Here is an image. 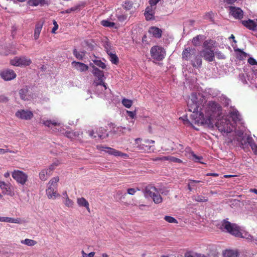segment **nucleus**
<instances>
[{
  "label": "nucleus",
  "instance_id": "62",
  "mask_svg": "<svg viewBox=\"0 0 257 257\" xmlns=\"http://www.w3.org/2000/svg\"><path fill=\"white\" fill-rule=\"evenodd\" d=\"M180 119H182L183 121V123L185 124H190V122L189 120L188 119L187 116H184L182 117H180Z\"/></svg>",
  "mask_w": 257,
  "mask_h": 257
},
{
  "label": "nucleus",
  "instance_id": "43",
  "mask_svg": "<svg viewBox=\"0 0 257 257\" xmlns=\"http://www.w3.org/2000/svg\"><path fill=\"white\" fill-rule=\"evenodd\" d=\"M101 24L103 26L106 27H113L115 25L114 23L110 22L108 20H102L101 22Z\"/></svg>",
  "mask_w": 257,
  "mask_h": 257
},
{
  "label": "nucleus",
  "instance_id": "34",
  "mask_svg": "<svg viewBox=\"0 0 257 257\" xmlns=\"http://www.w3.org/2000/svg\"><path fill=\"white\" fill-rule=\"evenodd\" d=\"M21 242L22 244L27 245L28 246H34L37 243L36 241H35L34 240L28 239V238H26L25 240H21Z\"/></svg>",
  "mask_w": 257,
  "mask_h": 257
},
{
  "label": "nucleus",
  "instance_id": "21",
  "mask_svg": "<svg viewBox=\"0 0 257 257\" xmlns=\"http://www.w3.org/2000/svg\"><path fill=\"white\" fill-rule=\"evenodd\" d=\"M242 24L247 28L251 30H255L257 26V24L253 20L249 19L247 21H242Z\"/></svg>",
  "mask_w": 257,
  "mask_h": 257
},
{
  "label": "nucleus",
  "instance_id": "44",
  "mask_svg": "<svg viewBox=\"0 0 257 257\" xmlns=\"http://www.w3.org/2000/svg\"><path fill=\"white\" fill-rule=\"evenodd\" d=\"M200 35H197L196 37L193 38L192 43L195 46H199L200 44Z\"/></svg>",
  "mask_w": 257,
  "mask_h": 257
},
{
  "label": "nucleus",
  "instance_id": "47",
  "mask_svg": "<svg viewBox=\"0 0 257 257\" xmlns=\"http://www.w3.org/2000/svg\"><path fill=\"white\" fill-rule=\"evenodd\" d=\"M164 219L169 223H177V220L174 217L170 216H165Z\"/></svg>",
  "mask_w": 257,
  "mask_h": 257
},
{
  "label": "nucleus",
  "instance_id": "60",
  "mask_svg": "<svg viewBox=\"0 0 257 257\" xmlns=\"http://www.w3.org/2000/svg\"><path fill=\"white\" fill-rule=\"evenodd\" d=\"M53 24H54V27L53 28L52 30V33H55V31L58 29V25L57 24L56 21H53Z\"/></svg>",
  "mask_w": 257,
  "mask_h": 257
},
{
  "label": "nucleus",
  "instance_id": "3",
  "mask_svg": "<svg viewBox=\"0 0 257 257\" xmlns=\"http://www.w3.org/2000/svg\"><path fill=\"white\" fill-rule=\"evenodd\" d=\"M220 228L235 237L241 236L240 227L235 223H232L224 219L222 221Z\"/></svg>",
  "mask_w": 257,
  "mask_h": 257
},
{
  "label": "nucleus",
  "instance_id": "42",
  "mask_svg": "<svg viewBox=\"0 0 257 257\" xmlns=\"http://www.w3.org/2000/svg\"><path fill=\"white\" fill-rule=\"evenodd\" d=\"M193 199L198 202H206L208 200V198L201 195L194 196Z\"/></svg>",
  "mask_w": 257,
  "mask_h": 257
},
{
  "label": "nucleus",
  "instance_id": "7",
  "mask_svg": "<svg viewBox=\"0 0 257 257\" xmlns=\"http://www.w3.org/2000/svg\"><path fill=\"white\" fill-rule=\"evenodd\" d=\"M12 176L17 182L23 185L28 181V175L20 170H14L12 173Z\"/></svg>",
  "mask_w": 257,
  "mask_h": 257
},
{
  "label": "nucleus",
  "instance_id": "11",
  "mask_svg": "<svg viewBox=\"0 0 257 257\" xmlns=\"http://www.w3.org/2000/svg\"><path fill=\"white\" fill-rule=\"evenodd\" d=\"M40 122L45 126H47L49 128H52L53 127H55V130H53V131L55 132H56V130H57V127H59L60 126V123L58 122L55 120H45L44 119H41ZM58 131L61 132L62 128H61L60 130L59 128H58Z\"/></svg>",
  "mask_w": 257,
  "mask_h": 257
},
{
  "label": "nucleus",
  "instance_id": "4",
  "mask_svg": "<svg viewBox=\"0 0 257 257\" xmlns=\"http://www.w3.org/2000/svg\"><path fill=\"white\" fill-rule=\"evenodd\" d=\"M135 145H137V149L143 152H151L154 151L153 146L155 141L152 140H143L141 138L135 139Z\"/></svg>",
  "mask_w": 257,
  "mask_h": 257
},
{
  "label": "nucleus",
  "instance_id": "23",
  "mask_svg": "<svg viewBox=\"0 0 257 257\" xmlns=\"http://www.w3.org/2000/svg\"><path fill=\"white\" fill-rule=\"evenodd\" d=\"M42 27H43V23H42L41 22H39L36 24V25L35 26V28L34 30V39L35 40H37L39 38L41 31L42 29Z\"/></svg>",
  "mask_w": 257,
  "mask_h": 257
},
{
  "label": "nucleus",
  "instance_id": "18",
  "mask_svg": "<svg viewBox=\"0 0 257 257\" xmlns=\"http://www.w3.org/2000/svg\"><path fill=\"white\" fill-rule=\"evenodd\" d=\"M148 32L156 38L160 39L162 37V31L161 29L157 27H151L148 31Z\"/></svg>",
  "mask_w": 257,
  "mask_h": 257
},
{
  "label": "nucleus",
  "instance_id": "9",
  "mask_svg": "<svg viewBox=\"0 0 257 257\" xmlns=\"http://www.w3.org/2000/svg\"><path fill=\"white\" fill-rule=\"evenodd\" d=\"M16 116L23 120H31L34 116L32 111L27 109L18 110L15 113Z\"/></svg>",
  "mask_w": 257,
  "mask_h": 257
},
{
  "label": "nucleus",
  "instance_id": "37",
  "mask_svg": "<svg viewBox=\"0 0 257 257\" xmlns=\"http://www.w3.org/2000/svg\"><path fill=\"white\" fill-rule=\"evenodd\" d=\"M79 133L77 132H74L73 131H66L65 133V136L71 139H73L76 137H78Z\"/></svg>",
  "mask_w": 257,
  "mask_h": 257
},
{
  "label": "nucleus",
  "instance_id": "17",
  "mask_svg": "<svg viewBox=\"0 0 257 257\" xmlns=\"http://www.w3.org/2000/svg\"><path fill=\"white\" fill-rule=\"evenodd\" d=\"M71 65L75 69L80 72H84L88 70V66L82 62L73 61Z\"/></svg>",
  "mask_w": 257,
  "mask_h": 257
},
{
  "label": "nucleus",
  "instance_id": "31",
  "mask_svg": "<svg viewBox=\"0 0 257 257\" xmlns=\"http://www.w3.org/2000/svg\"><path fill=\"white\" fill-rule=\"evenodd\" d=\"M59 180L58 177H55L52 178L48 183V187L57 188V183Z\"/></svg>",
  "mask_w": 257,
  "mask_h": 257
},
{
  "label": "nucleus",
  "instance_id": "2",
  "mask_svg": "<svg viewBox=\"0 0 257 257\" xmlns=\"http://www.w3.org/2000/svg\"><path fill=\"white\" fill-rule=\"evenodd\" d=\"M182 59L190 61L194 67H200L202 65V59L200 56L196 54L194 48H187L182 52Z\"/></svg>",
  "mask_w": 257,
  "mask_h": 257
},
{
  "label": "nucleus",
  "instance_id": "8",
  "mask_svg": "<svg viewBox=\"0 0 257 257\" xmlns=\"http://www.w3.org/2000/svg\"><path fill=\"white\" fill-rule=\"evenodd\" d=\"M89 136L92 138H96L98 137L100 139H103L108 136L106 133V130L102 127L97 128L96 132L93 130L88 131Z\"/></svg>",
  "mask_w": 257,
  "mask_h": 257
},
{
  "label": "nucleus",
  "instance_id": "36",
  "mask_svg": "<svg viewBox=\"0 0 257 257\" xmlns=\"http://www.w3.org/2000/svg\"><path fill=\"white\" fill-rule=\"evenodd\" d=\"M105 152L108 153L109 155H113L115 157L118 156L119 151H117L110 147L106 148V150L105 151Z\"/></svg>",
  "mask_w": 257,
  "mask_h": 257
},
{
  "label": "nucleus",
  "instance_id": "22",
  "mask_svg": "<svg viewBox=\"0 0 257 257\" xmlns=\"http://www.w3.org/2000/svg\"><path fill=\"white\" fill-rule=\"evenodd\" d=\"M57 188L48 187L46 189V194L49 199H55L57 197L60 196V195L57 193Z\"/></svg>",
  "mask_w": 257,
  "mask_h": 257
},
{
  "label": "nucleus",
  "instance_id": "16",
  "mask_svg": "<svg viewBox=\"0 0 257 257\" xmlns=\"http://www.w3.org/2000/svg\"><path fill=\"white\" fill-rule=\"evenodd\" d=\"M156 7L152 6L147 7L144 13L146 20L150 21L155 19V10Z\"/></svg>",
  "mask_w": 257,
  "mask_h": 257
},
{
  "label": "nucleus",
  "instance_id": "20",
  "mask_svg": "<svg viewBox=\"0 0 257 257\" xmlns=\"http://www.w3.org/2000/svg\"><path fill=\"white\" fill-rule=\"evenodd\" d=\"M238 255L237 249H226L222 252V257H237Z\"/></svg>",
  "mask_w": 257,
  "mask_h": 257
},
{
  "label": "nucleus",
  "instance_id": "12",
  "mask_svg": "<svg viewBox=\"0 0 257 257\" xmlns=\"http://www.w3.org/2000/svg\"><path fill=\"white\" fill-rule=\"evenodd\" d=\"M0 76L5 81H10L14 79L17 74L13 70L6 69L0 72Z\"/></svg>",
  "mask_w": 257,
  "mask_h": 257
},
{
  "label": "nucleus",
  "instance_id": "27",
  "mask_svg": "<svg viewBox=\"0 0 257 257\" xmlns=\"http://www.w3.org/2000/svg\"><path fill=\"white\" fill-rule=\"evenodd\" d=\"M93 67V75L97 77L98 78H103L104 77V73L102 71L99 70L98 68L95 67L94 66H92Z\"/></svg>",
  "mask_w": 257,
  "mask_h": 257
},
{
  "label": "nucleus",
  "instance_id": "56",
  "mask_svg": "<svg viewBox=\"0 0 257 257\" xmlns=\"http://www.w3.org/2000/svg\"><path fill=\"white\" fill-rule=\"evenodd\" d=\"M133 3L130 1L126 2L125 3L124 8L127 10H130L133 6Z\"/></svg>",
  "mask_w": 257,
  "mask_h": 257
},
{
  "label": "nucleus",
  "instance_id": "33",
  "mask_svg": "<svg viewBox=\"0 0 257 257\" xmlns=\"http://www.w3.org/2000/svg\"><path fill=\"white\" fill-rule=\"evenodd\" d=\"M152 198L156 204H159L162 202V198L160 195L158 191H157V193H155V195H153Z\"/></svg>",
  "mask_w": 257,
  "mask_h": 257
},
{
  "label": "nucleus",
  "instance_id": "54",
  "mask_svg": "<svg viewBox=\"0 0 257 257\" xmlns=\"http://www.w3.org/2000/svg\"><path fill=\"white\" fill-rule=\"evenodd\" d=\"M126 113L127 115L132 118H134L136 115V111H132L127 110Z\"/></svg>",
  "mask_w": 257,
  "mask_h": 257
},
{
  "label": "nucleus",
  "instance_id": "26",
  "mask_svg": "<svg viewBox=\"0 0 257 257\" xmlns=\"http://www.w3.org/2000/svg\"><path fill=\"white\" fill-rule=\"evenodd\" d=\"M51 175L50 171L47 170V169H43L40 172L39 177L41 180L45 181Z\"/></svg>",
  "mask_w": 257,
  "mask_h": 257
},
{
  "label": "nucleus",
  "instance_id": "50",
  "mask_svg": "<svg viewBox=\"0 0 257 257\" xmlns=\"http://www.w3.org/2000/svg\"><path fill=\"white\" fill-rule=\"evenodd\" d=\"M238 237L244 238L248 240H252V239L253 238L251 235H250V234H248L246 232L243 233L242 232H241V236H238Z\"/></svg>",
  "mask_w": 257,
  "mask_h": 257
},
{
  "label": "nucleus",
  "instance_id": "52",
  "mask_svg": "<svg viewBox=\"0 0 257 257\" xmlns=\"http://www.w3.org/2000/svg\"><path fill=\"white\" fill-rule=\"evenodd\" d=\"M214 54H215L217 58L219 59H224L225 58L224 55L221 52H216Z\"/></svg>",
  "mask_w": 257,
  "mask_h": 257
},
{
  "label": "nucleus",
  "instance_id": "59",
  "mask_svg": "<svg viewBox=\"0 0 257 257\" xmlns=\"http://www.w3.org/2000/svg\"><path fill=\"white\" fill-rule=\"evenodd\" d=\"M108 147H105L104 146H103L102 145H97L96 146V149L99 150V151H104L106 150V148H107Z\"/></svg>",
  "mask_w": 257,
  "mask_h": 257
},
{
  "label": "nucleus",
  "instance_id": "58",
  "mask_svg": "<svg viewBox=\"0 0 257 257\" xmlns=\"http://www.w3.org/2000/svg\"><path fill=\"white\" fill-rule=\"evenodd\" d=\"M192 156L193 157V159L196 162H199V160L202 159V157H199L196 156L195 154H194L193 152L191 153Z\"/></svg>",
  "mask_w": 257,
  "mask_h": 257
},
{
  "label": "nucleus",
  "instance_id": "48",
  "mask_svg": "<svg viewBox=\"0 0 257 257\" xmlns=\"http://www.w3.org/2000/svg\"><path fill=\"white\" fill-rule=\"evenodd\" d=\"M93 63L97 66L101 68L102 69H105L106 65L104 63L102 62L100 60H94L93 61Z\"/></svg>",
  "mask_w": 257,
  "mask_h": 257
},
{
  "label": "nucleus",
  "instance_id": "28",
  "mask_svg": "<svg viewBox=\"0 0 257 257\" xmlns=\"http://www.w3.org/2000/svg\"><path fill=\"white\" fill-rule=\"evenodd\" d=\"M107 53L109 56L110 61L114 64H117L119 62L118 57L115 54L112 53L109 51H107Z\"/></svg>",
  "mask_w": 257,
  "mask_h": 257
},
{
  "label": "nucleus",
  "instance_id": "53",
  "mask_svg": "<svg viewBox=\"0 0 257 257\" xmlns=\"http://www.w3.org/2000/svg\"><path fill=\"white\" fill-rule=\"evenodd\" d=\"M6 153H15V152L9 149H4L0 148V154H4Z\"/></svg>",
  "mask_w": 257,
  "mask_h": 257
},
{
  "label": "nucleus",
  "instance_id": "46",
  "mask_svg": "<svg viewBox=\"0 0 257 257\" xmlns=\"http://www.w3.org/2000/svg\"><path fill=\"white\" fill-rule=\"evenodd\" d=\"M94 84H95V85L96 86L98 85H102L104 87L105 89L107 88L106 85L104 82L103 81V78H98L97 81H95L94 82Z\"/></svg>",
  "mask_w": 257,
  "mask_h": 257
},
{
  "label": "nucleus",
  "instance_id": "32",
  "mask_svg": "<svg viewBox=\"0 0 257 257\" xmlns=\"http://www.w3.org/2000/svg\"><path fill=\"white\" fill-rule=\"evenodd\" d=\"M229 115L234 121L239 120V114L237 110H233L229 112Z\"/></svg>",
  "mask_w": 257,
  "mask_h": 257
},
{
  "label": "nucleus",
  "instance_id": "41",
  "mask_svg": "<svg viewBox=\"0 0 257 257\" xmlns=\"http://www.w3.org/2000/svg\"><path fill=\"white\" fill-rule=\"evenodd\" d=\"M121 102L123 106L128 108H130L133 104V101L126 98L122 99Z\"/></svg>",
  "mask_w": 257,
  "mask_h": 257
},
{
  "label": "nucleus",
  "instance_id": "14",
  "mask_svg": "<svg viewBox=\"0 0 257 257\" xmlns=\"http://www.w3.org/2000/svg\"><path fill=\"white\" fill-rule=\"evenodd\" d=\"M0 188L2 190L3 193L10 196L14 195V192L12 191L10 184H7L4 181H0Z\"/></svg>",
  "mask_w": 257,
  "mask_h": 257
},
{
  "label": "nucleus",
  "instance_id": "29",
  "mask_svg": "<svg viewBox=\"0 0 257 257\" xmlns=\"http://www.w3.org/2000/svg\"><path fill=\"white\" fill-rule=\"evenodd\" d=\"M73 54L75 57V58L79 60H82L85 55L84 52L78 51L76 49H73Z\"/></svg>",
  "mask_w": 257,
  "mask_h": 257
},
{
  "label": "nucleus",
  "instance_id": "57",
  "mask_svg": "<svg viewBox=\"0 0 257 257\" xmlns=\"http://www.w3.org/2000/svg\"><path fill=\"white\" fill-rule=\"evenodd\" d=\"M166 156H163V157H156L155 158L152 159V160L153 161H166Z\"/></svg>",
  "mask_w": 257,
  "mask_h": 257
},
{
  "label": "nucleus",
  "instance_id": "5",
  "mask_svg": "<svg viewBox=\"0 0 257 257\" xmlns=\"http://www.w3.org/2000/svg\"><path fill=\"white\" fill-rule=\"evenodd\" d=\"M31 63V59L26 56H16L10 61L11 65L17 67H26L30 65Z\"/></svg>",
  "mask_w": 257,
  "mask_h": 257
},
{
  "label": "nucleus",
  "instance_id": "15",
  "mask_svg": "<svg viewBox=\"0 0 257 257\" xmlns=\"http://www.w3.org/2000/svg\"><path fill=\"white\" fill-rule=\"evenodd\" d=\"M157 189L152 185H148L147 186L144 191V195L146 197H150L152 198L153 195L157 193Z\"/></svg>",
  "mask_w": 257,
  "mask_h": 257
},
{
  "label": "nucleus",
  "instance_id": "63",
  "mask_svg": "<svg viewBox=\"0 0 257 257\" xmlns=\"http://www.w3.org/2000/svg\"><path fill=\"white\" fill-rule=\"evenodd\" d=\"M113 125H114V124H112V126L113 127V132L114 133H116L118 131L120 132L121 131L122 129H123V128H122V127L120 126H118L117 127H116V130H115V126H113ZM125 128V127H124V129Z\"/></svg>",
  "mask_w": 257,
  "mask_h": 257
},
{
  "label": "nucleus",
  "instance_id": "10",
  "mask_svg": "<svg viewBox=\"0 0 257 257\" xmlns=\"http://www.w3.org/2000/svg\"><path fill=\"white\" fill-rule=\"evenodd\" d=\"M228 8L229 15L235 19L240 20L243 18L244 13L240 8L230 6Z\"/></svg>",
  "mask_w": 257,
  "mask_h": 257
},
{
  "label": "nucleus",
  "instance_id": "25",
  "mask_svg": "<svg viewBox=\"0 0 257 257\" xmlns=\"http://www.w3.org/2000/svg\"><path fill=\"white\" fill-rule=\"evenodd\" d=\"M29 89L27 86H25L24 88H22L19 91V94L20 98L24 100H28L29 98L28 97V93Z\"/></svg>",
  "mask_w": 257,
  "mask_h": 257
},
{
  "label": "nucleus",
  "instance_id": "51",
  "mask_svg": "<svg viewBox=\"0 0 257 257\" xmlns=\"http://www.w3.org/2000/svg\"><path fill=\"white\" fill-rule=\"evenodd\" d=\"M118 20L120 22H123L127 19V16L125 15H120L117 16Z\"/></svg>",
  "mask_w": 257,
  "mask_h": 257
},
{
  "label": "nucleus",
  "instance_id": "19",
  "mask_svg": "<svg viewBox=\"0 0 257 257\" xmlns=\"http://www.w3.org/2000/svg\"><path fill=\"white\" fill-rule=\"evenodd\" d=\"M77 203L79 207H84L89 213L91 212L89 207V203L85 198L83 197L77 198Z\"/></svg>",
  "mask_w": 257,
  "mask_h": 257
},
{
  "label": "nucleus",
  "instance_id": "6",
  "mask_svg": "<svg viewBox=\"0 0 257 257\" xmlns=\"http://www.w3.org/2000/svg\"><path fill=\"white\" fill-rule=\"evenodd\" d=\"M151 57L158 61L163 60L166 55V51L162 47L159 46H155L151 48Z\"/></svg>",
  "mask_w": 257,
  "mask_h": 257
},
{
  "label": "nucleus",
  "instance_id": "24",
  "mask_svg": "<svg viewBox=\"0 0 257 257\" xmlns=\"http://www.w3.org/2000/svg\"><path fill=\"white\" fill-rule=\"evenodd\" d=\"M2 222H7L9 223H14L18 224L22 223V221L19 218H15L8 217H2Z\"/></svg>",
  "mask_w": 257,
  "mask_h": 257
},
{
  "label": "nucleus",
  "instance_id": "40",
  "mask_svg": "<svg viewBox=\"0 0 257 257\" xmlns=\"http://www.w3.org/2000/svg\"><path fill=\"white\" fill-rule=\"evenodd\" d=\"M166 161H169L170 162H175V163H182V161L181 160H180V159L177 158L176 157H174L173 156H166Z\"/></svg>",
  "mask_w": 257,
  "mask_h": 257
},
{
  "label": "nucleus",
  "instance_id": "39",
  "mask_svg": "<svg viewBox=\"0 0 257 257\" xmlns=\"http://www.w3.org/2000/svg\"><path fill=\"white\" fill-rule=\"evenodd\" d=\"M63 203L65 205L68 207H73L74 205L73 201L69 199V197H67L66 198L63 197Z\"/></svg>",
  "mask_w": 257,
  "mask_h": 257
},
{
  "label": "nucleus",
  "instance_id": "45",
  "mask_svg": "<svg viewBox=\"0 0 257 257\" xmlns=\"http://www.w3.org/2000/svg\"><path fill=\"white\" fill-rule=\"evenodd\" d=\"M202 182L200 180H192L190 179L189 180V183H188L187 186L188 189L190 191H191L192 190L193 187L191 185H192V184L194 183H199Z\"/></svg>",
  "mask_w": 257,
  "mask_h": 257
},
{
  "label": "nucleus",
  "instance_id": "30",
  "mask_svg": "<svg viewBox=\"0 0 257 257\" xmlns=\"http://www.w3.org/2000/svg\"><path fill=\"white\" fill-rule=\"evenodd\" d=\"M214 42L211 40H206L203 44V47L204 49H211L212 50L213 47Z\"/></svg>",
  "mask_w": 257,
  "mask_h": 257
},
{
  "label": "nucleus",
  "instance_id": "13",
  "mask_svg": "<svg viewBox=\"0 0 257 257\" xmlns=\"http://www.w3.org/2000/svg\"><path fill=\"white\" fill-rule=\"evenodd\" d=\"M204 60L208 62H212L214 60L215 54L212 50L203 49L201 52Z\"/></svg>",
  "mask_w": 257,
  "mask_h": 257
},
{
  "label": "nucleus",
  "instance_id": "49",
  "mask_svg": "<svg viewBox=\"0 0 257 257\" xmlns=\"http://www.w3.org/2000/svg\"><path fill=\"white\" fill-rule=\"evenodd\" d=\"M140 190V189L138 187L136 188H129L127 190V193L130 195H133L137 191Z\"/></svg>",
  "mask_w": 257,
  "mask_h": 257
},
{
  "label": "nucleus",
  "instance_id": "35",
  "mask_svg": "<svg viewBox=\"0 0 257 257\" xmlns=\"http://www.w3.org/2000/svg\"><path fill=\"white\" fill-rule=\"evenodd\" d=\"M45 0H29L28 4L30 6H37L39 5H43Z\"/></svg>",
  "mask_w": 257,
  "mask_h": 257
},
{
  "label": "nucleus",
  "instance_id": "61",
  "mask_svg": "<svg viewBox=\"0 0 257 257\" xmlns=\"http://www.w3.org/2000/svg\"><path fill=\"white\" fill-rule=\"evenodd\" d=\"M160 0H149L150 6L155 7V6Z\"/></svg>",
  "mask_w": 257,
  "mask_h": 257
},
{
  "label": "nucleus",
  "instance_id": "55",
  "mask_svg": "<svg viewBox=\"0 0 257 257\" xmlns=\"http://www.w3.org/2000/svg\"><path fill=\"white\" fill-rule=\"evenodd\" d=\"M248 63L251 65H257L256 61L253 58L250 57L248 59Z\"/></svg>",
  "mask_w": 257,
  "mask_h": 257
},
{
  "label": "nucleus",
  "instance_id": "1",
  "mask_svg": "<svg viewBox=\"0 0 257 257\" xmlns=\"http://www.w3.org/2000/svg\"><path fill=\"white\" fill-rule=\"evenodd\" d=\"M187 107L188 110L192 112L191 117L195 123L209 127H213L215 123L220 132L229 133L232 131L229 119L223 118L215 122L221 114V106L214 101L207 103L205 97L202 94L192 93L188 100Z\"/></svg>",
  "mask_w": 257,
  "mask_h": 257
},
{
  "label": "nucleus",
  "instance_id": "64",
  "mask_svg": "<svg viewBox=\"0 0 257 257\" xmlns=\"http://www.w3.org/2000/svg\"><path fill=\"white\" fill-rule=\"evenodd\" d=\"M118 156L119 157H121L123 158H127L128 157V156L127 154H125V153H123L120 151H119V153H118Z\"/></svg>",
  "mask_w": 257,
  "mask_h": 257
},
{
  "label": "nucleus",
  "instance_id": "38",
  "mask_svg": "<svg viewBox=\"0 0 257 257\" xmlns=\"http://www.w3.org/2000/svg\"><path fill=\"white\" fill-rule=\"evenodd\" d=\"M247 143L253 152L254 154L257 155V144H255L252 140L249 139L247 140Z\"/></svg>",
  "mask_w": 257,
  "mask_h": 257
}]
</instances>
